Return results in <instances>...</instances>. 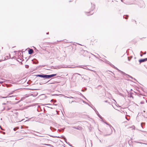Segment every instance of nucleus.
I'll list each match as a JSON object with an SVG mask.
<instances>
[{"instance_id": "1", "label": "nucleus", "mask_w": 147, "mask_h": 147, "mask_svg": "<svg viewBox=\"0 0 147 147\" xmlns=\"http://www.w3.org/2000/svg\"><path fill=\"white\" fill-rule=\"evenodd\" d=\"M110 65L113 68L117 70L119 72H120L122 75L126 74L125 73V72L119 69L118 68H117V67H115L114 65L112 64L111 63H110Z\"/></svg>"}, {"instance_id": "2", "label": "nucleus", "mask_w": 147, "mask_h": 147, "mask_svg": "<svg viewBox=\"0 0 147 147\" xmlns=\"http://www.w3.org/2000/svg\"><path fill=\"white\" fill-rule=\"evenodd\" d=\"M36 77H38L46 79V74H38L36 75Z\"/></svg>"}, {"instance_id": "3", "label": "nucleus", "mask_w": 147, "mask_h": 147, "mask_svg": "<svg viewBox=\"0 0 147 147\" xmlns=\"http://www.w3.org/2000/svg\"><path fill=\"white\" fill-rule=\"evenodd\" d=\"M57 75L56 74H52L51 75H47L46 74V79H50L52 78Z\"/></svg>"}, {"instance_id": "4", "label": "nucleus", "mask_w": 147, "mask_h": 147, "mask_svg": "<svg viewBox=\"0 0 147 147\" xmlns=\"http://www.w3.org/2000/svg\"><path fill=\"white\" fill-rule=\"evenodd\" d=\"M147 61V58H145L144 59H141L139 60V61L140 62V64L141 63Z\"/></svg>"}, {"instance_id": "5", "label": "nucleus", "mask_w": 147, "mask_h": 147, "mask_svg": "<svg viewBox=\"0 0 147 147\" xmlns=\"http://www.w3.org/2000/svg\"><path fill=\"white\" fill-rule=\"evenodd\" d=\"M38 94V92H35L33 93H32L30 94V96H32L33 97H35Z\"/></svg>"}, {"instance_id": "6", "label": "nucleus", "mask_w": 147, "mask_h": 147, "mask_svg": "<svg viewBox=\"0 0 147 147\" xmlns=\"http://www.w3.org/2000/svg\"><path fill=\"white\" fill-rule=\"evenodd\" d=\"M28 52L29 54L31 55L32 53L33 50L32 49H29V50H28Z\"/></svg>"}, {"instance_id": "7", "label": "nucleus", "mask_w": 147, "mask_h": 147, "mask_svg": "<svg viewBox=\"0 0 147 147\" xmlns=\"http://www.w3.org/2000/svg\"><path fill=\"white\" fill-rule=\"evenodd\" d=\"M95 112L97 115L100 118V119H103V118L99 114L98 111H95Z\"/></svg>"}, {"instance_id": "8", "label": "nucleus", "mask_w": 147, "mask_h": 147, "mask_svg": "<svg viewBox=\"0 0 147 147\" xmlns=\"http://www.w3.org/2000/svg\"><path fill=\"white\" fill-rule=\"evenodd\" d=\"M126 74L125 75H123V76H129V78H131L132 79H134L135 80L137 81L134 78H133L132 77L130 76L129 75H128L127 74L125 73Z\"/></svg>"}, {"instance_id": "9", "label": "nucleus", "mask_w": 147, "mask_h": 147, "mask_svg": "<svg viewBox=\"0 0 147 147\" xmlns=\"http://www.w3.org/2000/svg\"><path fill=\"white\" fill-rule=\"evenodd\" d=\"M15 97V96H14V95H12V96H5V97L1 96V98H6L11 97Z\"/></svg>"}, {"instance_id": "10", "label": "nucleus", "mask_w": 147, "mask_h": 147, "mask_svg": "<svg viewBox=\"0 0 147 147\" xmlns=\"http://www.w3.org/2000/svg\"><path fill=\"white\" fill-rule=\"evenodd\" d=\"M73 127L74 128V129H79V130H80V129H81V127L79 126H78V127Z\"/></svg>"}, {"instance_id": "11", "label": "nucleus", "mask_w": 147, "mask_h": 147, "mask_svg": "<svg viewBox=\"0 0 147 147\" xmlns=\"http://www.w3.org/2000/svg\"><path fill=\"white\" fill-rule=\"evenodd\" d=\"M89 13H90V15H92L93 13V12H92V11H90L88 12H86V14L87 16H89V15L88 14Z\"/></svg>"}, {"instance_id": "12", "label": "nucleus", "mask_w": 147, "mask_h": 147, "mask_svg": "<svg viewBox=\"0 0 147 147\" xmlns=\"http://www.w3.org/2000/svg\"><path fill=\"white\" fill-rule=\"evenodd\" d=\"M95 8V5H92V7L90 9V10L92 11Z\"/></svg>"}, {"instance_id": "13", "label": "nucleus", "mask_w": 147, "mask_h": 147, "mask_svg": "<svg viewBox=\"0 0 147 147\" xmlns=\"http://www.w3.org/2000/svg\"><path fill=\"white\" fill-rule=\"evenodd\" d=\"M104 122L105 124H106L107 125H109V127H110V128H111V127H112V128H113V127L112 126H111V125H110V124H109L108 123H107V122Z\"/></svg>"}, {"instance_id": "14", "label": "nucleus", "mask_w": 147, "mask_h": 147, "mask_svg": "<svg viewBox=\"0 0 147 147\" xmlns=\"http://www.w3.org/2000/svg\"><path fill=\"white\" fill-rule=\"evenodd\" d=\"M79 94L82 96L83 98H84L86 100H88L86 99V98H85V97L80 92Z\"/></svg>"}, {"instance_id": "15", "label": "nucleus", "mask_w": 147, "mask_h": 147, "mask_svg": "<svg viewBox=\"0 0 147 147\" xmlns=\"http://www.w3.org/2000/svg\"><path fill=\"white\" fill-rule=\"evenodd\" d=\"M129 16L128 15H124L123 16V18H125L126 19H127Z\"/></svg>"}, {"instance_id": "16", "label": "nucleus", "mask_w": 147, "mask_h": 147, "mask_svg": "<svg viewBox=\"0 0 147 147\" xmlns=\"http://www.w3.org/2000/svg\"><path fill=\"white\" fill-rule=\"evenodd\" d=\"M11 108H12L11 107H9V108L6 107H5V109H6V110L7 111H8L10 109H11Z\"/></svg>"}, {"instance_id": "17", "label": "nucleus", "mask_w": 147, "mask_h": 147, "mask_svg": "<svg viewBox=\"0 0 147 147\" xmlns=\"http://www.w3.org/2000/svg\"><path fill=\"white\" fill-rule=\"evenodd\" d=\"M128 96L130 97H132L133 98V97L132 95V94L131 93H130L129 94H128Z\"/></svg>"}, {"instance_id": "18", "label": "nucleus", "mask_w": 147, "mask_h": 147, "mask_svg": "<svg viewBox=\"0 0 147 147\" xmlns=\"http://www.w3.org/2000/svg\"><path fill=\"white\" fill-rule=\"evenodd\" d=\"M64 97L66 98H74L72 96H70L69 97H68V96H64Z\"/></svg>"}, {"instance_id": "19", "label": "nucleus", "mask_w": 147, "mask_h": 147, "mask_svg": "<svg viewBox=\"0 0 147 147\" xmlns=\"http://www.w3.org/2000/svg\"><path fill=\"white\" fill-rule=\"evenodd\" d=\"M61 137L63 138H64L65 141L66 142H66H67L66 139L63 136H61Z\"/></svg>"}, {"instance_id": "20", "label": "nucleus", "mask_w": 147, "mask_h": 147, "mask_svg": "<svg viewBox=\"0 0 147 147\" xmlns=\"http://www.w3.org/2000/svg\"><path fill=\"white\" fill-rule=\"evenodd\" d=\"M143 132H144L143 134L144 136H146L147 135V132L145 131H143Z\"/></svg>"}, {"instance_id": "21", "label": "nucleus", "mask_w": 147, "mask_h": 147, "mask_svg": "<svg viewBox=\"0 0 147 147\" xmlns=\"http://www.w3.org/2000/svg\"><path fill=\"white\" fill-rule=\"evenodd\" d=\"M34 60L35 61L34 62V63L36 64L38 63V61L36 59H34Z\"/></svg>"}, {"instance_id": "22", "label": "nucleus", "mask_w": 147, "mask_h": 147, "mask_svg": "<svg viewBox=\"0 0 147 147\" xmlns=\"http://www.w3.org/2000/svg\"><path fill=\"white\" fill-rule=\"evenodd\" d=\"M132 58V57H128V60L129 61H130V60Z\"/></svg>"}, {"instance_id": "23", "label": "nucleus", "mask_w": 147, "mask_h": 147, "mask_svg": "<svg viewBox=\"0 0 147 147\" xmlns=\"http://www.w3.org/2000/svg\"><path fill=\"white\" fill-rule=\"evenodd\" d=\"M25 98V97H22L21 98V99H20V100H24Z\"/></svg>"}, {"instance_id": "24", "label": "nucleus", "mask_w": 147, "mask_h": 147, "mask_svg": "<svg viewBox=\"0 0 147 147\" xmlns=\"http://www.w3.org/2000/svg\"><path fill=\"white\" fill-rule=\"evenodd\" d=\"M82 101L83 103H85V104L89 105L88 104L87 102H86L82 100Z\"/></svg>"}, {"instance_id": "25", "label": "nucleus", "mask_w": 147, "mask_h": 147, "mask_svg": "<svg viewBox=\"0 0 147 147\" xmlns=\"http://www.w3.org/2000/svg\"><path fill=\"white\" fill-rule=\"evenodd\" d=\"M78 67H80V68H83L84 69H87L86 68H84L83 67H82V65H80Z\"/></svg>"}, {"instance_id": "26", "label": "nucleus", "mask_w": 147, "mask_h": 147, "mask_svg": "<svg viewBox=\"0 0 147 147\" xmlns=\"http://www.w3.org/2000/svg\"><path fill=\"white\" fill-rule=\"evenodd\" d=\"M25 67L26 68H29V65H25Z\"/></svg>"}, {"instance_id": "27", "label": "nucleus", "mask_w": 147, "mask_h": 147, "mask_svg": "<svg viewBox=\"0 0 147 147\" xmlns=\"http://www.w3.org/2000/svg\"><path fill=\"white\" fill-rule=\"evenodd\" d=\"M52 136L53 138H56V137H57V138H60V137H59V136L57 137V136Z\"/></svg>"}, {"instance_id": "28", "label": "nucleus", "mask_w": 147, "mask_h": 147, "mask_svg": "<svg viewBox=\"0 0 147 147\" xmlns=\"http://www.w3.org/2000/svg\"><path fill=\"white\" fill-rule=\"evenodd\" d=\"M112 145H109L108 146H105V147H111L112 146Z\"/></svg>"}, {"instance_id": "29", "label": "nucleus", "mask_w": 147, "mask_h": 147, "mask_svg": "<svg viewBox=\"0 0 147 147\" xmlns=\"http://www.w3.org/2000/svg\"><path fill=\"white\" fill-rule=\"evenodd\" d=\"M138 143L147 145V144H146V143H141V142H138Z\"/></svg>"}, {"instance_id": "30", "label": "nucleus", "mask_w": 147, "mask_h": 147, "mask_svg": "<svg viewBox=\"0 0 147 147\" xmlns=\"http://www.w3.org/2000/svg\"><path fill=\"white\" fill-rule=\"evenodd\" d=\"M141 104H144V101H142L140 102Z\"/></svg>"}, {"instance_id": "31", "label": "nucleus", "mask_w": 147, "mask_h": 147, "mask_svg": "<svg viewBox=\"0 0 147 147\" xmlns=\"http://www.w3.org/2000/svg\"><path fill=\"white\" fill-rule=\"evenodd\" d=\"M76 74H77V75H79L80 76L81 75L80 74H79L78 73H75L74 74V75H76Z\"/></svg>"}, {"instance_id": "32", "label": "nucleus", "mask_w": 147, "mask_h": 147, "mask_svg": "<svg viewBox=\"0 0 147 147\" xmlns=\"http://www.w3.org/2000/svg\"><path fill=\"white\" fill-rule=\"evenodd\" d=\"M13 93V92H10L9 93L8 95L7 96H9V95L12 94Z\"/></svg>"}, {"instance_id": "33", "label": "nucleus", "mask_w": 147, "mask_h": 147, "mask_svg": "<svg viewBox=\"0 0 147 147\" xmlns=\"http://www.w3.org/2000/svg\"><path fill=\"white\" fill-rule=\"evenodd\" d=\"M50 129H51V130H52V129H54V128L52 127H50Z\"/></svg>"}, {"instance_id": "34", "label": "nucleus", "mask_w": 147, "mask_h": 147, "mask_svg": "<svg viewBox=\"0 0 147 147\" xmlns=\"http://www.w3.org/2000/svg\"><path fill=\"white\" fill-rule=\"evenodd\" d=\"M6 59H5H5H4V60H0V62H1L2 61H4V60H5Z\"/></svg>"}, {"instance_id": "35", "label": "nucleus", "mask_w": 147, "mask_h": 147, "mask_svg": "<svg viewBox=\"0 0 147 147\" xmlns=\"http://www.w3.org/2000/svg\"><path fill=\"white\" fill-rule=\"evenodd\" d=\"M107 63L109 64V65H110V63H111L109 61H107Z\"/></svg>"}, {"instance_id": "36", "label": "nucleus", "mask_w": 147, "mask_h": 147, "mask_svg": "<svg viewBox=\"0 0 147 147\" xmlns=\"http://www.w3.org/2000/svg\"><path fill=\"white\" fill-rule=\"evenodd\" d=\"M50 81V80H49V81H48L45 83V84L46 83H48V82H49Z\"/></svg>"}, {"instance_id": "37", "label": "nucleus", "mask_w": 147, "mask_h": 147, "mask_svg": "<svg viewBox=\"0 0 147 147\" xmlns=\"http://www.w3.org/2000/svg\"><path fill=\"white\" fill-rule=\"evenodd\" d=\"M3 81H0V84H2L3 83Z\"/></svg>"}, {"instance_id": "38", "label": "nucleus", "mask_w": 147, "mask_h": 147, "mask_svg": "<svg viewBox=\"0 0 147 147\" xmlns=\"http://www.w3.org/2000/svg\"><path fill=\"white\" fill-rule=\"evenodd\" d=\"M11 107V106H8L6 107L9 108V107Z\"/></svg>"}, {"instance_id": "39", "label": "nucleus", "mask_w": 147, "mask_h": 147, "mask_svg": "<svg viewBox=\"0 0 147 147\" xmlns=\"http://www.w3.org/2000/svg\"><path fill=\"white\" fill-rule=\"evenodd\" d=\"M74 102V101H72L71 102L69 101V103H71L72 102Z\"/></svg>"}, {"instance_id": "40", "label": "nucleus", "mask_w": 147, "mask_h": 147, "mask_svg": "<svg viewBox=\"0 0 147 147\" xmlns=\"http://www.w3.org/2000/svg\"><path fill=\"white\" fill-rule=\"evenodd\" d=\"M142 124H144V123H141V126H142Z\"/></svg>"}, {"instance_id": "41", "label": "nucleus", "mask_w": 147, "mask_h": 147, "mask_svg": "<svg viewBox=\"0 0 147 147\" xmlns=\"http://www.w3.org/2000/svg\"><path fill=\"white\" fill-rule=\"evenodd\" d=\"M13 130H14V131H16V128H14L13 129Z\"/></svg>"}, {"instance_id": "42", "label": "nucleus", "mask_w": 147, "mask_h": 147, "mask_svg": "<svg viewBox=\"0 0 147 147\" xmlns=\"http://www.w3.org/2000/svg\"><path fill=\"white\" fill-rule=\"evenodd\" d=\"M146 52L145 51V52H144V54H146Z\"/></svg>"}, {"instance_id": "43", "label": "nucleus", "mask_w": 147, "mask_h": 147, "mask_svg": "<svg viewBox=\"0 0 147 147\" xmlns=\"http://www.w3.org/2000/svg\"><path fill=\"white\" fill-rule=\"evenodd\" d=\"M47 105H50V106H51L52 105L50 104H48Z\"/></svg>"}, {"instance_id": "44", "label": "nucleus", "mask_w": 147, "mask_h": 147, "mask_svg": "<svg viewBox=\"0 0 147 147\" xmlns=\"http://www.w3.org/2000/svg\"><path fill=\"white\" fill-rule=\"evenodd\" d=\"M140 56L141 57H142V55L140 54Z\"/></svg>"}, {"instance_id": "45", "label": "nucleus", "mask_w": 147, "mask_h": 147, "mask_svg": "<svg viewBox=\"0 0 147 147\" xmlns=\"http://www.w3.org/2000/svg\"><path fill=\"white\" fill-rule=\"evenodd\" d=\"M93 109L95 111H96V109H95V108H94V109Z\"/></svg>"}, {"instance_id": "46", "label": "nucleus", "mask_w": 147, "mask_h": 147, "mask_svg": "<svg viewBox=\"0 0 147 147\" xmlns=\"http://www.w3.org/2000/svg\"><path fill=\"white\" fill-rule=\"evenodd\" d=\"M46 34H49V32H47V33H46Z\"/></svg>"}, {"instance_id": "47", "label": "nucleus", "mask_w": 147, "mask_h": 147, "mask_svg": "<svg viewBox=\"0 0 147 147\" xmlns=\"http://www.w3.org/2000/svg\"><path fill=\"white\" fill-rule=\"evenodd\" d=\"M105 102H107V100H106V101H105Z\"/></svg>"}, {"instance_id": "48", "label": "nucleus", "mask_w": 147, "mask_h": 147, "mask_svg": "<svg viewBox=\"0 0 147 147\" xmlns=\"http://www.w3.org/2000/svg\"><path fill=\"white\" fill-rule=\"evenodd\" d=\"M3 134H5V132H3Z\"/></svg>"}, {"instance_id": "49", "label": "nucleus", "mask_w": 147, "mask_h": 147, "mask_svg": "<svg viewBox=\"0 0 147 147\" xmlns=\"http://www.w3.org/2000/svg\"><path fill=\"white\" fill-rule=\"evenodd\" d=\"M93 55H94L95 57H96V56L95 55H93Z\"/></svg>"}, {"instance_id": "50", "label": "nucleus", "mask_w": 147, "mask_h": 147, "mask_svg": "<svg viewBox=\"0 0 147 147\" xmlns=\"http://www.w3.org/2000/svg\"><path fill=\"white\" fill-rule=\"evenodd\" d=\"M121 2H123V0H121Z\"/></svg>"}, {"instance_id": "51", "label": "nucleus", "mask_w": 147, "mask_h": 147, "mask_svg": "<svg viewBox=\"0 0 147 147\" xmlns=\"http://www.w3.org/2000/svg\"><path fill=\"white\" fill-rule=\"evenodd\" d=\"M82 91H84V90H82Z\"/></svg>"}, {"instance_id": "52", "label": "nucleus", "mask_w": 147, "mask_h": 147, "mask_svg": "<svg viewBox=\"0 0 147 147\" xmlns=\"http://www.w3.org/2000/svg\"><path fill=\"white\" fill-rule=\"evenodd\" d=\"M99 141H100V142H101V140H99Z\"/></svg>"}, {"instance_id": "53", "label": "nucleus", "mask_w": 147, "mask_h": 147, "mask_svg": "<svg viewBox=\"0 0 147 147\" xmlns=\"http://www.w3.org/2000/svg\"><path fill=\"white\" fill-rule=\"evenodd\" d=\"M140 53H142V51H141V52H140Z\"/></svg>"}, {"instance_id": "54", "label": "nucleus", "mask_w": 147, "mask_h": 147, "mask_svg": "<svg viewBox=\"0 0 147 147\" xmlns=\"http://www.w3.org/2000/svg\"><path fill=\"white\" fill-rule=\"evenodd\" d=\"M6 57H7V58H8V57H8V56H6Z\"/></svg>"}, {"instance_id": "55", "label": "nucleus", "mask_w": 147, "mask_h": 147, "mask_svg": "<svg viewBox=\"0 0 147 147\" xmlns=\"http://www.w3.org/2000/svg\"><path fill=\"white\" fill-rule=\"evenodd\" d=\"M6 104V103H5L3 104H4V105H5V104Z\"/></svg>"}, {"instance_id": "56", "label": "nucleus", "mask_w": 147, "mask_h": 147, "mask_svg": "<svg viewBox=\"0 0 147 147\" xmlns=\"http://www.w3.org/2000/svg\"><path fill=\"white\" fill-rule=\"evenodd\" d=\"M85 52H87V51H85Z\"/></svg>"}, {"instance_id": "57", "label": "nucleus", "mask_w": 147, "mask_h": 147, "mask_svg": "<svg viewBox=\"0 0 147 147\" xmlns=\"http://www.w3.org/2000/svg\"><path fill=\"white\" fill-rule=\"evenodd\" d=\"M9 57H10V54H9Z\"/></svg>"}, {"instance_id": "58", "label": "nucleus", "mask_w": 147, "mask_h": 147, "mask_svg": "<svg viewBox=\"0 0 147 147\" xmlns=\"http://www.w3.org/2000/svg\"><path fill=\"white\" fill-rule=\"evenodd\" d=\"M50 107V108H51V109H52V107Z\"/></svg>"}, {"instance_id": "59", "label": "nucleus", "mask_w": 147, "mask_h": 147, "mask_svg": "<svg viewBox=\"0 0 147 147\" xmlns=\"http://www.w3.org/2000/svg\"><path fill=\"white\" fill-rule=\"evenodd\" d=\"M84 66L85 67H86V65H85V66Z\"/></svg>"}, {"instance_id": "60", "label": "nucleus", "mask_w": 147, "mask_h": 147, "mask_svg": "<svg viewBox=\"0 0 147 147\" xmlns=\"http://www.w3.org/2000/svg\"><path fill=\"white\" fill-rule=\"evenodd\" d=\"M50 83H50V82H49V84H50Z\"/></svg>"}, {"instance_id": "61", "label": "nucleus", "mask_w": 147, "mask_h": 147, "mask_svg": "<svg viewBox=\"0 0 147 147\" xmlns=\"http://www.w3.org/2000/svg\"><path fill=\"white\" fill-rule=\"evenodd\" d=\"M52 100L51 101H52V100Z\"/></svg>"}, {"instance_id": "62", "label": "nucleus", "mask_w": 147, "mask_h": 147, "mask_svg": "<svg viewBox=\"0 0 147 147\" xmlns=\"http://www.w3.org/2000/svg\"><path fill=\"white\" fill-rule=\"evenodd\" d=\"M89 70H90V71H91V70H90V69H89Z\"/></svg>"}, {"instance_id": "63", "label": "nucleus", "mask_w": 147, "mask_h": 147, "mask_svg": "<svg viewBox=\"0 0 147 147\" xmlns=\"http://www.w3.org/2000/svg\"><path fill=\"white\" fill-rule=\"evenodd\" d=\"M89 70H90V71H91V70H90V69H89Z\"/></svg>"}, {"instance_id": "64", "label": "nucleus", "mask_w": 147, "mask_h": 147, "mask_svg": "<svg viewBox=\"0 0 147 147\" xmlns=\"http://www.w3.org/2000/svg\"><path fill=\"white\" fill-rule=\"evenodd\" d=\"M89 70H90V71H91V70H90V69H89Z\"/></svg>"}]
</instances>
